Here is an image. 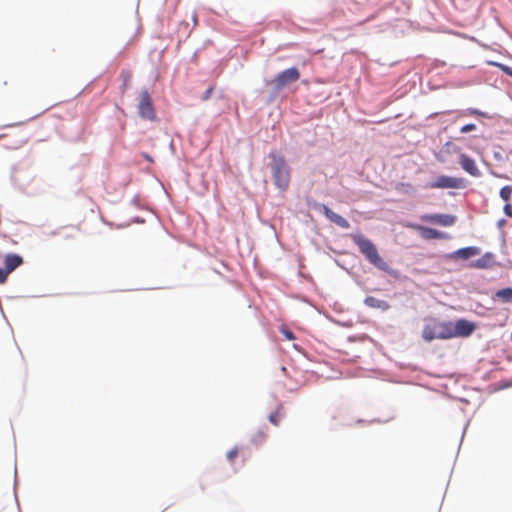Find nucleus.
<instances>
[{"instance_id": "30", "label": "nucleus", "mask_w": 512, "mask_h": 512, "mask_svg": "<svg viewBox=\"0 0 512 512\" xmlns=\"http://www.w3.org/2000/svg\"><path fill=\"white\" fill-rule=\"evenodd\" d=\"M2 84H3L4 86H6V85H7V81H3V82H2Z\"/></svg>"}, {"instance_id": "14", "label": "nucleus", "mask_w": 512, "mask_h": 512, "mask_svg": "<svg viewBox=\"0 0 512 512\" xmlns=\"http://www.w3.org/2000/svg\"><path fill=\"white\" fill-rule=\"evenodd\" d=\"M480 253V249L478 247L470 246L458 249L455 251L452 255L454 258H460V259H469L473 256H476Z\"/></svg>"}, {"instance_id": "10", "label": "nucleus", "mask_w": 512, "mask_h": 512, "mask_svg": "<svg viewBox=\"0 0 512 512\" xmlns=\"http://www.w3.org/2000/svg\"><path fill=\"white\" fill-rule=\"evenodd\" d=\"M475 328L474 323L465 319H459L455 323L452 322V338L468 337L474 332Z\"/></svg>"}, {"instance_id": "6", "label": "nucleus", "mask_w": 512, "mask_h": 512, "mask_svg": "<svg viewBox=\"0 0 512 512\" xmlns=\"http://www.w3.org/2000/svg\"><path fill=\"white\" fill-rule=\"evenodd\" d=\"M138 114L142 119L154 121L156 119L152 98L147 89L140 92Z\"/></svg>"}, {"instance_id": "5", "label": "nucleus", "mask_w": 512, "mask_h": 512, "mask_svg": "<svg viewBox=\"0 0 512 512\" xmlns=\"http://www.w3.org/2000/svg\"><path fill=\"white\" fill-rule=\"evenodd\" d=\"M299 78V70L296 67H291L278 73L274 79L267 81V85L272 86L275 92H279L285 86L298 81Z\"/></svg>"}, {"instance_id": "9", "label": "nucleus", "mask_w": 512, "mask_h": 512, "mask_svg": "<svg viewBox=\"0 0 512 512\" xmlns=\"http://www.w3.org/2000/svg\"><path fill=\"white\" fill-rule=\"evenodd\" d=\"M423 222L440 226H452L456 222V216L450 214H424L420 217Z\"/></svg>"}, {"instance_id": "23", "label": "nucleus", "mask_w": 512, "mask_h": 512, "mask_svg": "<svg viewBox=\"0 0 512 512\" xmlns=\"http://www.w3.org/2000/svg\"><path fill=\"white\" fill-rule=\"evenodd\" d=\"M476 129V125L475 124H466L464 126L461 127L460 131L461 133H469L471 131H474Z\"/></svg>"}, {"instance_id": "24", "label": "nucleus", "mask_w": 512, "mask_h": 512, "mask_svg": "<svg viewBox=\"0 0 512 512\" xmlns=\"http://www.w3.org/2000/svg\"><path fill=\"white\" fill-rule=\"evenodd\" d=\"M504 213L505 215H507L508 217L512 218V205L507 202L505 205H504Z\"/></svg>"}, {"instance_id": "3", "label": "nucleus", "mask_w": 512, "mask_h": 512, "mask_svg": "<svg viewBox=\"0 0 512 512\" xmlns=\"http://www.w3.org/2000/svg\"><path fill=\"white\" fill-rule=\"evenodd\" d=\"M452 335V322H444L436 319L428 320L422 331V337L427 342H431L435 339H451Z\"/></svg>"}, {"instance_id": "28", "label": "nucleus", "mask_w": 512, "mask_h": 512, "mask_svg": "<svg viewBox=\"0 0 512 512\" xmlns=\"http://www.w3.org/2000/svg\"><path fill=\"white\" fill-rule=\"evenodd\" d=\"M144 157H145L148 161H152V159L150 158V156H148V155H144Z\"/></svg>"}, {"instance_id": "11", "label": "nucleus", "mask_w": 512, "mask_h": 512, "mask_svg": "<svg viewBox=\"0 0 512 512\" xmlns=\"http://www.w3.org/2000/svg\"><path fill=\"white\" fill-rule=\"evenodd\" d=\"M410 227L419 231L421 237L426 240L447 238V235L444 232L438 231L433 228H429V227H425V226H421V225H410Z\"/></svg>"}, {"instance_id": "20", "label": "nucleus", "mask_w": 512, "mask_h": 512, "mask_svg": "<svg viewBox=\"0 0 512 512\" xmlns=\"http://www.w3.org/2000/svg\"><path fill=\"white\" fill-rule=\"evenodd\" d=\"M512 196V186H504L500 190V197L506 203L510 201Z\"/></svg>"}, {"instance_id": "15", "label": "nucleus", "mask_w": 512, "mask_h": 512, "mask_svg": "<svg viewBox=\"0 0 512 512\" xmlns=\"http://www.w3.org/2000/svg\"><path fill=\"white\" fill-rule=\"evenodd\" d=\"M364 303L366 306L370 308L381 309L383 311L388 310L390 308V305L387 301L378 299L373 296L366 297Z\"/></svg>"}, {"instance_id": "29", "label": "nucleus", "mask_w": 512, "mask_h": 512, "mask_svg": "<svg viewBox=\"0 0 512 512\" xmlns=\"http://www.w3.org/2000/svg\"><path fill=\"white\" fill-rule=\"evenodd\" d=\"M211 92V89H208L207 92H206V97L207 98L209 96V93Z\"/></svg>"}, {"instance_id": "22", "label": "nucleus", "mask_w": 512, "mask_h": 512, "mask_svg": "<svg viewBox=\"0 0 512 512\" xmlns=\"http://www.w3.org/2000/svg\"><path fill=\"white\" fill-rule=\"evenodd\" d=\"M239 453V448L234 447L233 449L229 450L226 454V458L230 463H233L235 458L237 457Z\"/></svg>"}, {"instance_id": "1", "label": "nucleus", "mask_w": 512, "mask_h": 512, "mask_svg": "<svg viewBox=\"0 0 512 512\" xmlns=\"http://www.w3.org/2000/svg\"><path fill=\"white\" fill-rule=\"evenodd\" d=\"M352 241L357 245L359 251L365 256V258L376 268L381 271H388L389 265L379 255L374 243L361 234H352Z\"/></svg>"}, {"instance_id": "13", "label": "nucleus", "mask_w": 512, "mask_h": 512, "mask_svg": "<svg viewBox=\"0 0 512 512\" xmlns=\"http://www.w3.org/2000/svg\"><path fill=\"white\" fill-rule=\"evenodd\" d=\"M5 268L4 270L9 275L11 272H13L16 268L21 266L23 264V258L18 254H6L3 259Z\"/></svg>"}, {"instance_id": "16", "label": "nucleus", "mask_w": 512, "mask_h": 512, "mask_svg": "<svg viewBox=\"0 0 512 512\" xmlns=\"http://www.w3.org/2000/svg\"><path fill=\"white\" fill-rule=\"evenodd\" d=\"M495 296L505 303L512 302V288L507 287L496 292Z\"/></svg>"}, {"instance_id": "21", "label": "nucleus", "mask_w": 512, "mask_h": 512, "mask_svg": "<svg viewBox=\"0 0 512 512\" xmlns=\"http://www.w3.org/2000/svg\"><path fill=\"white\" fill-rule=\"evenodd\" d=\"M461 115H469V116H481V117H486L487 114L478 110V109H475V108H469L467 109L466 111H464Z\"/></svg>"}, {"instance_id": "2", "label": "nucleus", "mask_w": 512, "mask_h": 512, "mask_svg": "<svg viewBox=\"0 0 512 512\" xmlns=\"http://www.w3.org/2000/svg\"><path fill=\"white\" fill-rule=\"evenodd\" d=\"M352 241L357 245L359 251L365 256V258L376 268L381 271H388L389 265L379 255L374 243L361 234H352Z\"/></svg>"}, {"instance_id": "12", "label": "nucleus", "mask_w": 512, "mask_h": 512, "mask_svg": "<svg viewBox=\"0 0 512 512\" xmlns=\"http://www.w3.org/2000/svg\"><path fill=\"white\" fill-rule=\"evenodd\" d=\"M321 210L324 215L337 226L344 229H348L350 227L349 222L344 217L332 211L327 205L322 204Z\"/></svg>"}, {"instance_id": "4", "label": "nucleus", "mask_w": 512, "mask_h": 512, "mask_svg": "<svg viewBox=\"0 0 512 512\" xmlns=\"http://www.w3.org/2000/svg\"><path fill=\"white\" fill-rule=\"evenodd\" d=\"M269 157L273 160L272 175L274 183L278 189L286 191L290 184V168L283 156L270 153Z\"/></svg>"}, {"instance_id": "19", "label": "nucleus", "mask_w": 512, "mask_h": 512, "mask_svg": "<svg viewBox=\"0 0 512 512\" xmlns=\"http://www.w3.org/2000/svg\"><path fill=\"white\" fill-rule=\"evenodd\" d=\"M284 413H283V407L282 406H279L276 411H274L273 413H271L269 415V421L275 425V426H278L282 417H283Z\"/></svg>"}, {"instance_id": "27", "label": "nucleus", "mask_w": 512, "mask_h": 512, "mask_svg": "<svg viewBox=\"0 0 512 512\" xmlns=\"http://www.w3.org/2000/svg\"><path fill=\"white\" fill-rule=\"evenodd\" d=\"M504 73L512 77V68L506 65H499Z\"/></svg>"}, {"instance_id": "17", "label": "nucleus", "mask_w": 512, "mask_h": 512, "mask_svg": "<svg viewBox=\"0 0 512 512\" xmlns=\"http://www.w3.org/2000/svg\"><path fill=\"white\" fill-rule=\"evenodd\" d=\"M267 431L266 429H259L251 438L252 443L259 446L262 445L267 439Z\"/></svg>"}, {"instance_id": "7", "label": "nucleus", "mask_w": 512, "mask_h": 512, "mask_svg": "<svg viewBox=\"0 0 512 512\" xmlns=\"http://www.w3.org/2000/svg\"><path fill=\"white\" fill-rule=\"evenodd\" d=\"M463 186V179L441 175L431 182L428 187L431 189L460 188Z\"/></svg>"}, {"instance_id": "8", "label": "nucleus", "mask_w": 512, "mask_h": 512, "mask_svg": "<svg viewBox=\"0 0 512 512\" xmlns=\"http://www.w3.org/2000/svg\"><path fill=\"white\" fill-rule=\"evenodd\" d=\"M454 152L459 153V164L461 168L472 177H480L481 171L479 170L475 160L465 153H460V148L454 147Z\"/></svg>"}, {"instance_id": "26", "label": "nucleus", "mask_w": 512, "mask_h": 512, "mask_svg": "<svg viewBox=\"0 0 512 512\" xmlns=\"http://www.w3.org/2000/svg\"><path fill=\"white\" fill-rule=\"evenodd\" d=\"M283 334L284 336L288 339V340H294L295 339V336L293 334L292 331L288 330V329H284L283 330Z\"/></svg>"}, {"instance_id": "25", "label": "nucleus", "mask_w": 512, "mask_h": 512, "mask_svg": "<svg viewBox=\"0 0 512 512\" xmlns=\"http://www.w3.org/2000/svg\"><path fill=\"white\" fill-rule=\"evenodd\" d=\"M8 277V274L4 270V268H0V284H3L6 282Z\"/></svg>"}, {"instance_id": "18", "label": "nucleus", "mask_w": 512, "mask_h": 512, "mask_svg": "<svg viewBox=\"0 0 512 512\" xmlns=\"http://www.w3.org/2000/svg\"><path fill=\"white\" fill-rule=\"evenodd\" d=\"M490 266V257L489 255H484L480 259L472 262L470 267L478 268V269H486Z\"/></svg>"}]
</instances>
